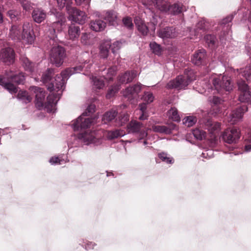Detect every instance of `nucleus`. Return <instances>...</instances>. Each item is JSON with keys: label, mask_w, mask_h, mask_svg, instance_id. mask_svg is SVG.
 Here are the masks:
<instances>
[{"label": "nucleus", "mask_w": 251, "mask_h": 251, "mask_svg": "<svg viewBox=\"0 0 251 251\" xmlns=\"http://www.w3.org/2000/svg\"><path fill=\"white\" fill-rule=\"evenodd\" d=\"M9 36L15 41H19L22 39L28 44L33 43L35 37L32 25L28 22L24 23L22 31L20 25H12L10 29Z\"/></svg>", "instance_id": "nucleus-2"}, {"label": "nucleus", "mask_w": 251, "mask_h": 251, "mask_svg": "<svg viewBox=\"0 0 251 251\" xmlns=\"http://www.w3.org/2000/svg\"><path fill=\"white\" fill-rule=\"evenodd\" d=\"M77 138L86 145L93 144L98 146L102 143V139L98 135L95 131L87 130L79 133Z\"/></svg>", "instance_id": "nucleus-6"}, {"label": "nucleus", "mask_w": 251, "mask_h": 251, "mask_svg": "<svg viewBox=\"0 0 251 251\" xmlns=\"http://www.w3.org/2000/svg\"><path fill=\"white\" fill-rule=\"evenodd\" d=\"M56 17L58 18V20L53 22L51 25L57 33H59L61 32L63 29V26L66 22V19L64 15L60 12L57 13Z\"/></svg>", "instance_id": "nucleus-17"}, {"label": "nucleus", "mask_w": 251, "mask_h": 251, "mask_svg": "<svg viewBox=\"0 0 251 251\" xmlns=\"http://www.w3.org/2000/svg\"><path fill=\"white\" fill-rule=\"evenodd\" d=\"M202 126L207 129L211 134H214L219 130L221 125L217 122H213L211 120H207L204 122V125Z\"/></svg>", "instance_id": "nucleus-20"}, {"label": "nucleus", "mask_w": 251, "mask_h": 251, "mask_svg": "<svg viewBox=\"0 0 251 251\" xmlns=\"http://www.w3.org/2000/svg\"><path fill=\"white\" fill-rule=\"evenodd\" d=\"M206 57V52L204 49L199 50L195 53L191 59L192 62L195 65H200L203 62Z\"/></svg>", "instance_id": "nucleus-21"}, {"label": "nucleus", "mask_w": 251, "mask_h": 251, "mask_svg": "<svg viewBox=\"0 0 251 251\" xmlns=\"http://www.w3.org/2000/svg\"><path fill=\"white\" fill-rule=\"evenodd\" d=\"M95 105L94 104H90L89 105L86 109V110L83 113H85V115H89L91 113H93L95 111Z\"/></svg>", "instance_id": "nucleus-57"}, {"label": "nucleus", "mask_w": 251, "mask_h": 251, "mask_svg": "<svg viewBox=\"0 0 251 251\" xmlns=\"http://www.w3.org/2000/svg\"><path fill=\"white\" fill-rule=\"evenodd\" d=\"M238 89L240 91L239 100L242 102H247L251 104V89L245 81L241 80L237 82Z\"/></svg>", "instance_id": "nucleus-9"}, {"label": "nucleus", "mask_w": 251, "mask_h": 251, "mask_svg": "<svg viewBox=\"0 0 251 251\" xmlns=\"http://www.w3.org/2000/svg\"><path fill=\"white\" fill-rule=\"evenodd\" d=\"M235 12H234L233 14H232L228 16H227L226 18L224 19L222 21V24L226 25L230 22L233 18L234 15L235 14Z\"/></svg>", "instance_id": "nucleus-58"}, {"label": "nucleus", "mask_w": 251, "mask_h": 251, "mask_svg": "<svg viewBox=\"0 0 251 251\" xmlns=\"http://www.w3.org/2000/svg\"><path fill=\"white\" fill-rule=\"evenodd\" d=\"M142 99L144 101L149 103L153 101L154 97L150 92H145Z\"/></svg>", "instance_id": "nucleus-48"}, {"label": "nucleus", "mask_w": 251, "mask_h": 251, "mask_svg": "<svg viewBox=\"0 0 251 251\" xmlns=\"http://www.w3.org/2000/svg\"><path fill=\"white\" fill-rule=\"evenodd\" d=\"M240 73L246 79H248L251 76V63L247 66L244 69H241Z\"/></svg>", "instance_id": "nucleus-43"}, {"label": "nucleus", "mask_w": 251, "mask_h": 251, "mask_svg": "<svg viewBox=\"0 0 251 251\" xmlns=\"http://www.w3.org/2000/svg\"><path fill=\"white\" fill-rule=\"evenodd\" d=\"M205 29V23L203 21H200L197 25L196 28L194 30V35L201 38L202 37Z\"/></svg>", "instance_id": "nucleus-31"}, {"label": "nucleus", "mask_w": 251, "mask_h": 251, "mask_svg": "<svg viewBox=\"0 0 251 251\" xmlns=\"http://www.w3.org/2000/svg\"><path fill=\"white\" fill-rule=\"evenodd\" d=\"M85 68V70L88 71L91 68V64L88 62H85L82 66H78L69 68L62 71L60 75H56L54 81L51 82V86H49L48 89L50 91H56L58 92L57 94H50L47 99V102L44 103L45 98V92L41 88L37 86H31L29 90L33 91L35 95V105L39 109L44 107L47 109L48 112H53L57 101L60 98L62 90L64 89L65 84L67 80L72 75L79 73Z\"/></svg>", "instance_id": "nucleus-1"}, {"label": "nucleus", "mask_w": 251, "mask_h": 251, "mask_svg": "<svg viewBox=\"0 0 251 251\" xmlns=\"http://www.w3.org/2000/svg\"><path fill=\"white\" fill-rule=\"evenodd\" d=\"M158 157L163 162L168 164H173L174 162V159L167 153L161 152L158 154Z\"/></svg>", "instance_id": "nucleus-36"}, {"label": "nucleus", "mask_w": 251, "mask_h": 251, "mask_svg": "<svg viewBox=\"0 0 251 251\" xmlns=\"http://www.w3.org/2000/svg\"><path fill=\"white\" fill-rule=\"evenodd\" d=\"M195 138L198 140H201L206 137V132L202 129L196 128L192 131Z\"/></svg>", "instance_id": "nucleus-35"}, {"label": "nucleus", "mask_w": 251, "mask_h": 251, "mask_svg": "<svg viewBox=\"0 0 251 251\" xmlns=\"http://www.w3.org/2000/svg\"><path fill=\"white\" fill-rule=\"evenodd\" d=\"M117 115V112L115 110H112L105 113L102 118V122L104 124H106L107 123L111 121Z\"/></svg>", "instance_id": "nucleus-30"}, {"label": "nucleus", "mask_w": 251, "mask_h": 251, "mask_svg": "<svg viewBox=\"0 0 251 251\" xmlns=\"http://www.w3.org/2000/svg\"><path fill=\"white\" fill-rule=\"evenodd\" d=\"M209 81L212 83L213 87L218 92H220L222 89L227 91L232 89L233 85L230 79L228 76L222 75L221 74L212 75L209 79Z\"/></svg>", "instance_id": "nucleus-4"}, {"label": "nucleus", "mask_w": 251, "mask_h": 251, "mask_svg": "<svg viewBox=\"0 0 251 251\" xmlns=\"http://www.w3.org/2000/svg\"><path fill=\"white\" fill-rule=\"evenodd\" d=\"M247 110L248 108L246 106H242L232 111L227 116L228 122L232 125L236 124L242 119L244 113Z\"/></svg>", "instance_id": "nucleus-12"}, {"label": "nucleus", "mask_w": 251, "mask_h": 251, "mask_svg": "<svg viewBox=\"0 0 251 251\" xmlns=\"http://www.w3.org/2000/svg\"><path fill=\"white\" fill-rule=\"evenodd\" d=\"M168 113L170 119L176 122H178L180 120V118L178 114L177 110L175 107L171 108Z\"/></svg>", "instance_id": "nucleus-34"}, {"label": "nucleus", "mask_w": 251, "mask_h": 251, "mask_svg": "<svg viewBox=\"0 0 251 251\" xmlns=\"http://www.w3.org/2000/svg\"><path fill=\"white\" fill-rule=\"evenodd\" d=\"M81 42L84 45H89L90 44V34L83 33L81 37Z\"/></svg>", "instance_id": "nucleus-53"}, {"label": "nucleus", "mask_w": 251, "mask_h": 251, "mask_svg": "<svg viewBox=\"0 0 251 251\" xmlns=\"http://www.w3.org/2000/svg\"><path fill=\"white\" fill-rule=\"evenodd\" d=\"M138 75L136 71L126 72L125 73L119 75L118 80L121 83H128L131 82Z\"/></svg>", "instance_id": "nucleus-16"}, {"label": "nucleus", "mask_w": 251, "mask_h": 251, "mask_svg": "<svg viewBox=\"0 0 251 251\" xmlns=\"http://www.w3.org/2000/svg\"><path fill=\"white\" fill-rule=\"evenodd\" d=\"M125 135V132H124L123 130L118 129L113 131H106L103 134V135L108 140H112L115 138L123 137Z\"/></svg>", "instance_id": "nucleus-25"}, {"label": "nucleus", "mask_w": 251, "mask_h": 251, "mask_svg": "<svg viewBox=\"0 0 251 251\" xmlns=\"http://www.w3.org/2000/svg\"><path fill=\"white\" fill-rule=\"evenodd\" d=\"M120 89V86L119 85H116L110 87L106 94V98L110 99L113 97Z\"/></svg>", "instance_id": "nucleus-40"}, {"label": "nucleus", "mask_w": 251, "mask_h": 251, "mask_svg": "<svg viewBox=\"0 0 251 251\" xmlns=\"http://www.w3.org/2000/svg\"><path fill=\"white\" fill-rule=\"evenodd\" d=\"M117 70L116 66H113L108 69L106 76V79L110 80L112 77L115 75Z\"/></svg>", "instance_id": "nucleus-49"}, {"label": "nucleus", "mask_w": 251, "mask_h": 251, "mask_svg": "<svg viewBox=\"0 0 251 251\" xmlns=\"http://www.w3.org/2000/svg\"><path fill=\"white\" fill-rule=\"evenodd\" d=\"M18 98L23 100L25 103H28L31 101L32 98L28 95L25 91H20L18 94Z\"/></svg>", "instance_id": "nucleus-37"}, {"label": "nucleus", "mask_w": 251, "mask_h": 251, "mask_svg": "<svg viewBox=\"0 0 251 251\" xmlns=\"http://www.w3.org/2000/svg\"><path fill=\"white\" fill-rule=\"evenodd\" d=\"M85 113H83L76 120L73 121L72 126L74 130L88 128L96 123V119L92 118H84Z\"/></svg>", "instance_id": "nucleus-10"}, {"label": "nucleus", "mask_w": 251, "mask_h": 251, "mask_svg": "<svg viewBox=\"0 0 251 251\" xmlns=\"http://www.w3.org/2000/svg\"><path fill=\"white\" fill-rule=\"evenodd\" d=\"M147 115L145 114V112L142 113V115L139 117V120H144L147 119Z\"/></svg>", "instance_id": "nucleus-64"}, {"label": "nucleus", "mask_w": 251, "mask_h": 251, "mask_svg": "<svg viewBox=\"0 0 251 251\" xmlns=\"http://www.w3.org/2000/svg\"><path fill=\"white\" fill-rule=\"evenodd\" d=\"M145 86L141 83H137L132 86L126 88L123 92V95L128 100L135 98L141 92L142 87Z\"/></svg>", "instance_id": "nucleus-13"}, {"label": "nucleus", "mask_w": 251, "mask_h": 251, "mask_svg": "<svg viewBox=\"0 0 251 251\" xmlns=\"http://www.w3.org/2000/svg\"><path fill=\"white\" fill-rule=\"evenodd\" d=\"M143 127L142 123L132 120L127 126V130L128 133L138 134V137L141 140L146 137L148 135L147 131Z\"/></svg>", "instance_id": "nucleus-8"}, {"label": "nucleus", "mask_w": 251, "mask_h": 251, "mask_svg": "<svg viewBox=\"0 0 251 251\" xmlns=\"http://www.w3.org/2000/svg\"><path fill=\"white\" fill-rule=\"evenodd\" d=\"M195 79L196 75L194 72L191 69H186L184 71V75H179L175 79L169 81L167 84V88L169 89H183Z\"/></svg>", "instance_id": "nucleus-3"}, {"label": "nucleus", "mask_w": 251, "mask_h": 251, "mask_svg": "<svg viewBox=\"0 0 251 251\" xmlns=\"http://www.w3.org/2000/svg\"><path fill=\"white\" fill-rule=\"evenodd\" d=\"M240 137V131L236 128H227L221 134L220 139L228 144L236 143Z\"/></svg>", "instance_id": "nucleus-7"}, {"label": "nucleus", "mask_w": 251, "mask_h": 251, "mask_svg": "<svg viewBox=\"0 0 251 251\" xmlns=\"http://www.w3.org/2000/svg\"><path fill=\"white\" fill-rule=\"evenodd\" d=\"M139 106L140 108V110L142 113L145 112V111L147 109V105L146 103H143L140 104Z\"/></svg>", "instance_id": "nucleus-62"}, {"label": "nucleus", "mask_w": 251, "mask_h": 251, "mask_svg": "<svg viewBox=\"0 0 251 251\" xmlns=\"http://www.w3.org/2000/svg\"><path fill=\"white\" fill-rule=\"evenodd\" d=\"M53 74V70L49 69L42 76V80L44 83L49 82Z\"/></svg>", "instance_id": "nucleus-42"}, {"label": "nucleus", "mask_w": 251, "mask_h": 251, "mask_svg": "<svg viewBox=\"0 0 251 251\" xmlns=\"http://www.w3.org/2000/svg\"><path fill=\"white\" fill-rule=\"evenodd\" d=\"M10 93H16L17 92V88L12 83L5 82L4 81V84L2 85Z\"/></svg>", "instance_id": "nucleus-45"}, {"label": "nucleus", "mask_w": 251, "mask_h": 251, "mask_svg": "<svg viewBox=\"0 0 251 251\" xmlns=\"http://www.w3.org/2000/svg\"><path fill=\"white\" fill-rule=\"evenodd\" d=\"M175 125L170 126H152V129L155 132L170 134L171 133L172 130L175 129Z\"/></svg>", "instance_id": "nucleus-28"}, {"label": "nucleus", "mask_w": 251, "mask_h": 251, "mask_svg": "<svg viewBox=\"0 0 251 251\" xmlns=\"http://www.w3.org/2000/svg\"><path fill=\"white\" fill-rule=\"evenodd\" d=\"M31 16L35 23L40 24L46 19L47 12L41 8H36L33 10Z\"/></svg>", "instance_id": "nucleus-15"}, {"label": "nucleus", "mask_w": 251, "mask_h": 251, "mask_svg": "<svg viewBox=\"0 0 251 251\" xmlns=\"http://www.w3.org/2000/svg\"><path fill=\"white\" fill-rule=\"evenodd\" d=\"M66 56L64 49L59 46L53 47L50 54V62L56 67H60L63 63Z\"/></svg>", "instance_id": "nucleus-5"}, {"label": "nucleus", "mask_w": 251, "mask_h": 251, "mask_svg": "<svg viewBox=\"0 0 251 251\" xmlns=\"http://www.w3.org/2000/svg\"><path fill=\"white\" fill-rule=\"evenodd\" d=\"M75 1L76 4L78 5H80L83 3H85L89 6L91 0H75Z\"/></svg>", "instance_id": "nucleus-60"}, {"label": "nucleus", "mask_w": 251, "mask_h": 251, "mask_svg": "<svg viewBox=\"0 0 251 251\" xmlns=\"http://www.w3.org/2000/svg\"><path fill=\"white\" fill-rule=\"evenodd\" d=\"M177 35L175 28L173 27H166L159 30L158 35L162 38H173Z\"/></svg>", "instance_id": "nucleus-18"}, {"label": "nucleus", "mask_w": 251, "mask_h": 251, "mask_svg": "<svg viewBox=\"0 0 251 251\" xmlns=\"http://www.w3.org/2000/svg\"><path fill=\"white\" fill-rule=\"evenodd\" d=\"M21 61L23 63V66L25 70L28 71L31 73H33L35 70V64L31 62L26 57L23 56L21 58Z\"/></svg>", "instance_id": "nucleus-29"}, {"label": "nucleus", "mask_w": 251, "mask_h": 251, "mask_svg": "<svg viewBox=\"0 0 251 251\" xmlns=\"http://www.w3.org/2000/svg\"><path fill=\"white\" fill-rule=\"evenodd\" d=\"M23 9L29 11L32 8V4L28 0H20Z\"/></svg>", "instance_id": "nucleus-50"}, {"label": "nucleus", "mask_w": 251, "mask_h": 251, "mask_svg": "<svg viewBox=\"0 0 251 251\" xmlns=\"http://www.w3.org/2000/svg\"><path fill=\"white\" fill-rule=\"evenodd\" d=\"M92 80L95 88L100 89L104 86V81L102 78L93 77Z\"/></svg>", "instance_id": "nucleus-39"}, {"label": "nucleus", "mask_w": 251, "mask_h": 251, "mask_svg": "<svg viewBox=\"0 0 251 251\" xmlns=\"http://www.w3.org/2000/svg\"><path fill=\"white\" fill-rule=\"evenodd\" d=\"M246 144L245 146V151L246 152L251 151V132L249 134L246 139Z\"/></svg>", "instance_id": "nucleus-54"}, {"label": "nucleus", "mask_w": 251, "mask_h": 251, "mask_svg": "<svg viewBox=\"0 0 251 251\" xmlns=\"http://www.w3.org/2000/svg\"><path fill=\"white\" fill-rule=\"evenodd\" d=\"M122 43L120 41H116L114 42L112 45L111 44V48L112 51L113 53H115V52L119 50L121 47Z\"/></svg>", "instance_id": "nucleus-55"}, {"label": "nucleus", "mask_w": 251, "mask_h": 251, "mask_svg": "<svg viewBox=\"0 0 251 251\" xmlns=\"http://www.w3.org/2000/svg\"><path fill=\"white\" fill-rule=\"evenodd\" d=\"M90 25L92 30L99 32L104 30L106 26V23L102 20H97L91 21Z\"/></svg>", "instance_id": "nucleus-24"}, {"label": "nucleus", "mask_w": 251, "mask_h": 251, "mask_svg": "<svg viewBox=\"0 0 251 251\" xmlns=\"http://www.w3.org/2000/svg\"><path fill=\"white\" fill-rule=\"evenodd\" d=\"M156 7L162 12H169L170 4L163 0H156Z\"/></svg>", "instance_id": "nucleus-33"}, {"label": "nucleus", "mask_w": 251, "mask_h": 251, "mask_svg": "<svg viewBox=\"0 0 251 251\" xmlns=\"http://www.w3.org/2000/svg\"><path fill=\"white\" fill-rule=\"evenodd\" d=\"M0 59L5 63L9 65L13 63L15 59L14 50L10 48H6L2 50L0 55Z\"/></svg>", "instance_id": "nucleus-14"}, {"label": "nucleus", "mask_w": 251, "mask_h": 251, "mask_svg": "<svg viewBox=\"0 0 251 251\" xmlns=\"http://www.w3.org/2000/svg\"><path fill=\"white\" fill-rule=\"evenodd\" d=\"M150 47L152 52L157 55H160L162 52V49L160 46L155 42H151Z\"/></svg>", "instance_id": "nucleus-41"}, {"label": "nucleus", "mask_w": 251, "mask_h": 251, "mask_svg": "<svg viewBox=\"0 0 251 251\" xmlns=\"http://www.w3.org/2000/svg\"><path fill=\"white\" fill-rule=\"evenodd\" d=\"M196 122L197 119L193 116H188L183 121V123L188 127L192 126Z\"/></svg>", "instance_id": "nucleus-44"}, {"label": "nucleus", "mask_w": 251, "mask_h": 251, "mask_svg": "<svg viewBox=\"0 0 251 251\" xmlns=\"http://www.w3.org/2000/svg\"><path fill=\"white\" fill-rule=\"evenodd\" d=\"M210 101H211V103L216 105L220 102V99L218 97L214 96L212 98H211Z\"/></svg>", "instance_id": "nucleus-61"}, {"label": "nucleus", "mask_w": 251, "mask_h": 251, "mask_svg": "<svg viewBox=\"0 0 251 251\" xmlns=\"http://www.w3.org/2000/svg\"><path fill=\"white\" fill-rule=\"evenodd\" d=\"M57 32L52 28L51 25L50 26L47 34L50 39L55 40L57 38Z\"/></svg>", "instance_id": "nucleus-46"}, {"label": "nucleus", "mask_w": 251, "mask_h": 251, "mask_svg": "<svg viewBox=\"0 0 251 251\" xmlns=\"http://www.w3.org/2000/svg\"><path fill=\"white\" fill-rule=\"evenodd\" d=\"M80 28L75 24H71L68 27V34L70 39L74 40L77 39L80 34Z\"/></svg>", "instance_id": "nucleus-22"}, {"label": "nucleus", "mask_w": 251, "mask_h": 251, "mask_svg": "<svg viewBox=\"0 0 251 251\" xmlns=\"http://www.w3.org/2000/svg\"><path fill=\"white\" fill-rule=\"evenodd\" d=\"M123 22L124 25L129 28L133 27V25L132 22V19L129 17H126L123 19Z\"/></svg>", "instance_id": "nucleus-56"}, {"label": "nucleus", "mask_w": 251, "mask_h": 251, "mask_svg": "<svg viewBox=\"0 0 251 251\" xmlns=\"http://www.w3.org/2000/svg\"><path fill=\"white\" fill-rule=\"evenodd\" d=\"M104 19L112 25H118L117 13L113 11H107L104 16Z\"/></svg>", "instance_id": "nucleus-23"}, {"label": "nucleus", "mask_w": 251, "mask_h": 251, "mask_svg": "<svg viewBox=\"0 0 251 251\" xmlns=\"http://www.w3.org/2000/svg\"><path fill=\"white\" fill-rule=\"evenodd\" d=\"M183 11V5L181 3H176L172 5H170L169 12L173 15L181 13Z\"/></svg>", "instance_id": "nucleus-32"}, {"label": "nucleus", "mask_w": 251, "mask_h": 251, "mask_svg": "<svg viewBox=\"0 0 251 251\" xmlns=\"http://www.w3.org/2000/svg\"><path fill=\"white\" fill-rule=\"evenodd\" d=\"M7 15L13 21H16L20 19L21 12L20 11L11 9L7 12Z\"/></svg>", "instance_id": "nucleus-38"}, {"label": "nucleus", "mask_w": 251, "mask_h": 251, "mask_svg": "<svg viewBox=\"0 0 251 251\" xmlns=\"http://www.w3.org/2000/svg\"><path fill=\"white\" fill-rule=\"evenodd\" d=\"M134 23L138 31L141 33L143 35H146L147 34L149 31L148 28L139 17L135 18Z\"/></svg>", "instance_id": "nucleus-27"}, {"label": "nucleus", "mask_w": 251, "mask_h": 251, "mask_svg": "<svg viewBox=\"0 0 251 251\" xmlns=\"http://www.w3.org/2000/svg\"><path fill=\"white\" fill-rule=\"evenodd\" d=\"M58 6L60 8H62L66 6L68 10V7H71L70 4L72 3L71 0H56Z\"/></svg>", "instance_id": "nucleus-47"}, {"label": "nucleus", "mask_w": 251, "mask_h": 251, "mask_svg": "<svg viewBox=\"0 0 251 251\" xmlns=\"http://www.w3.org/2000/svg\"><path fill=\"white\" fill-rule=\"evenodd\" d=\"M6 75L8 78L17 84H23L25 80V76L23 73L14 74L12 71H10L7 73Z\"/></svg>", "instance_id": "nucleus-19"}, {"label": "nucleus", "mask_w": 251, "mask_h": 251, "mask_svg": "<svg viewBox=\"0 0 251 251\" xmlns=\"http://www.w3.org/2000/svg\"><path fill=\"white\" fill-rule=\"evenodd\" d=\"M67 11L71 20L80 25L85 23L87 17L84 12L74 7H68Z\"/></svg>", "instance_id": "nucleus-11"}, {"label": "nucleus", "mask_w": 251, "mask_h": 251, "mask_svg": "<svg viewBox=\"0 0 251 251\" xmlns=\"http://www.w3.org/2000/svg\"><path fill=\"white\" fill-rule=\"evenodd\" d=\"M206 42L208 44L209 46L213 45L215 42L216 38L214 35H206L204 37Z\"/></svg>", "instance_id": "nucleus-51"}, {"label": "nucleus", "mask_w": 251, "mask_h": 251, "mask_svg": "<svg viewBox=\"0 0 251 251\" xmlns=\"http://www.w3.org/2000/svg\"><path fill=\"white\" fill-rule=\"evenodd\" d=\"M213 151L212 150H205L202 153V155L203 157L210 158L213 156Z\"/></svg>", "instance_id": "nucleus-59"}, {"label": "nucleus", "mask_w": 251, "mask_h": 251, "mask_svg": "<svg viewBox=\"0 0 251 251\" xmlns=\"http://www.w3.org/2000/svg\"><path fill=\"white\" fill-rule=\"evenodd\" d=\"M94 245V244H93L92 242H89L87 244V245L85 246V248L86 250H89L91 249H93Z\"/></svg>", "instance_id": "nucleus-63"}, {"label": "nucleus", "mask_w": 251, "mask_h": 251, "mask_svg": "<svg viewBox=\"0 0 251 251\" xmlns=\"http://www.w3.org/2000/svg\"><path fill=\"white\" fill-rule=\"evenodd\" d=\"M49 162L51 165H56L57 164H62L63 162L66 161L64 158H59L58 157H52L50 159Z\"/></svg>", "instance_id": "nucleus-52"}, {"label": "nucleus", "mask_w": 251, "mask_h": 251, "mask_svg": "<svg viewBox=\"0 0 251 251\" xmlns=\"http://www.w3.org/2000/svg\"><path fill=\"white\" fill-rule=\"evenodd\" d=\"M111 47V42L109 40L104 41L100 46V55L101 58H105L108 55L109 49Z\"/></svg>", "instance_id": "nucleus-26"}]
</instances>
